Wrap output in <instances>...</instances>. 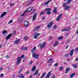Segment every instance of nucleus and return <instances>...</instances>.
Listing matches in <instances>:
<instances>
[{
	"label": "nucleus",
	"mask_w": 78,
	"mask_h": 78,
	"mask_svg": "<svg viewBox=\"0 0 78 78\" xmlns=\"http://www.w3.org/2000/svg\"><path fill=\"white\" fill-rule=\"evenodd\" d=\"M33 35H34V39H37V34H36V33H34L33 34Z\"/></svg>",
	"instance_id": "19"
},
{
	"label": "nucleus",
	"mask_w": 78,
	"mask_h": 78,
	"mask_svg": "<svg viewBox=\"0 0 78 78\" xmlns=\"http://www.w3.org/2000/svg\"><path fill=\"white\" fill-rule=\"evenodd\" d=\"M37 13H35L34 15V16L33 17V19H32V21H34V20L36 19V16H37Z\"/></svg>",
	"instance_id": "10"
},
{
	"label": "nucleus",
	"mask_w": 78,
	"mask_h": 78,
	"mask_svg": "<svg viewBox=\"0 0 78 78\" xmlns=\"http://www.w3.org/2000/svg\"><path fill=\"white\" fill-rule=\"evenodd\" d=\"M48 61H49L48 62H51L53 61V59H52V58H50L48 60Z\"/></svg>",
	"instance_id": "28"
},
{
	"label": "nucleus",
	"mask_w": 78,
	"mask_h": 78,
	"mask_svg": "<svg viewBox=\"0 0 78 78\" xmlns=\"http://www.w3.org/2000/svg\"><path fill=\"white\" fill-rule=\"evenodd\" d=\"M7 32V31L6 30L3 31L2 32L3 34H4L5 33H6Z\"/></svg>",
	"instance_id": "32"
},
{
	"label": "nucleus",
	"mask_w": 78,
	"mask_h": 78,
	"mask_svg": "<svg viewBox=\"0 0 78 78\" xmlns=\"http://www.w3.org/2000/svg\"><path fill=\"white\" fill-rule=\"evenodd\" d=\"M36 66H33L32 68L31 69V72H34V71H35L36 70Z\"/></svg>",
	"instance_id": "12"
},
{
	"label": "nucleus",
	"mask_w": 78,
	"mask_h": 78,
	"mask_svg": "<svg viewBox=\"0 0 78 78\" xmlns=\"http://www.w3.org/2000/svg\"><path fill=\"white\" fill-rule=\"evenodd\" d=\"M65 57H68L69 56V54H66L65 55Z\"/></svg>",
	"instance_id": "39"
},
{
	"label": "nucleus",
	"mask_w": 78,
	"mask_h": 78,
	"mask_svg": "<svg viewBox=\"0 0 78 78\" xmlns=\"http://www.w3.org/2000/svg\"><path fill=\"white\" fill-rule=\"evenodd\" d=\"M32 56L35 59H37L39 58V55H37V54L34 53V54H32Z\"/></svg>",
	"instance_id": "5"
},
{
	"label": "nucleus",
	"mask_w": 78,
	"mask_h": 78,
	"mask_svg": "<svg viewBox=\"0 0 78 78\" xmlns=\"http://www.w3.org/2000/svg\"><path fill=\"white\" fill-rule=\"evenodd\" d=\"M53 24V21H51L50 23H49L48 24H47V26L49 29L51 27Z\"/></svg>",
	"instance_id": "4"
},
{
	"label": "nucleus",
	"mask_w": 78,
	"mask_h": 78,
	"mask_svg": "<svg viewBox=\"0 0 78 78\" xmlns=\"http://www.w3.org/2000/svg\"><path fill=\"white\" fill-rule=\"evenodd\" d=\"M76 34H78V30H77L76 31Z\"/></svg>",
	"instance_id": "64"
},
{
	"label": "nucleus",
	"mask_w": 78,
	"mask_h": 78,
	"mask_svg": "<svg viewBox=\"0 0 78 78\" xmlns=\"http://www.w3.org/2000/svg\"><path fill=\"white\" fill-rule=\"evenodd\" d=\"M50 1H51V0H48L47 2L44 4V5H48Z\"/></svg>",
	"instance_id": "21"
},
{
	"label": "nucleus",
	"mask_w": 78,
	"mask_h": 78,
	"mask_svg": "<svg viewBox=\"0 0 78 78\" xmlns=\"http://www.w3.org/2000/svg\"><path fill=\"white\" fill-rule=\"evenodd\" d=\"M73 67L74 68H76L77 67V65H73Z\"/></svg>",
	"instance_id": "31"
},
{
	"label": "nucleus",
	"mask_w": 78,
	"mask_h": 78,
	"mask_svg": "<svg viewBox=\"0 0 78 78\" xmlns=\"http://www.w3.org/2000/svg\"><path fill=\"white\" fill-rule=\"evenodd\" d=\"M22 70H23V67H21L20 70L21 71H22Z\"/></svg>",
	"instance_id": "52"
},
{
	"label": "nucleus",
	"mask_w": 78,
	"mask_h": 78,
	"mask_svg": "<svg viewBox=\"0 0 78 78\" xmlns=\"http://www.w3.org/2000/svg\"><path fill=\"white\" fill-rule=\"evenodd\" d=\"M53 28L54 29H56L57 28V25H55L53 26Z\"/></svg>",
	"instance_id": "30"
},
{
	"label": "nucleus",
	"mask_w": 78,
	"mask_h": 78,
	"mask_svg": "<svg viewBox=\"0 0 78 78\" xmlns=\"http://www.w3.org/2000/svg\"><path fill=\"white\" fill-rule=\"evenodd\" d=\"M51 66V64H50L49 65H48V66L49 67H50V66Z\"/></svg>",
	"instance_id": "60"
},
{
	"label": "nucleus",
	"mask_w": 78,
	"mask_h": 78,
	"mask_svg": "<svg viewBox=\"0 0 78 78\" xmlns=\"http://www.w3.org/2000/svg\"><path fill=\"white\" fill-rule=\"evenodd\" d=\"M45 44H46V42H44L43 43V44H42L40 43L39 44V47H41V48H43L45 47Z\"/></svg>",
	"instance_id": "2"
},
{
	"label": "nucleus",
	"mask_w": 78,
	"mask_h": 78,
	"mask_svg": "<svg viewBox=\"0 0 78 78\" xmlns=\"http://www.w3.org/2000/svg\"><path fill=\"white\" fill-rule=\"evenodd\" d=\"M70 6H67L66 7H65L64 8L65 9H66V10H69L70 8Z\"/></svg>",
	"instance_id": "23"
},
{
	"label": "nucleus",
	"mask_w": 78,
	"mask_h": 78,
	"mask_svg": "<svg viewBox=\"0 0 78 78\" xmlns=\"http://www.w3.org/2000/svg\"><path fill=\"white\" fill-rule=\"evenodd\" d=\"M45 13V12H41V13L40 14V16H41V15H42V14H44Z\"/></svg>",
	"instance_id": "33"
},
{
	"label": "nucleus",
	"mask_w": 78,
	"mask_h": 78,
	"mask_svg": "<svg viewBox=\"0 0 78 78\" xmlns=\"http://www.w3.org/2000/svg\"><path fill=\"white\" fill-rule=\"evenodd\" d=\"M73 53H74V49H73L70 52V56H72V55H73Z\"/></svg>",
	"instance_id": "7"
},
{
	"label": "nucleus",
	"mask_w": 78,
	"mask_h": 78,
	"mask_svg": "<svg viewBox=\"0 0 78 78\" xmlns=\"http://www.w3.org/2000/svg\"><path fill=\"white\" fill-rule=\"evenodd\" d=\"M46 74V73L45 72H44L42 74L43 76H45V75Z\"/></svg>",
	"instance_id": "38"
},
{
	"label": "nucleus",
	"mask_w": 78,
	"mask_h": 78,
	"mask_svg": "<svg viewBox=\"0 0 78 78\" xmlns=\"http://www.w3.org/2000/svg\"><path fill=\"white\" fill-rule=\"evenodd\" d=\"M30 4L29 3H28L27 4V6H29V5H30Z\"/></svg>",
	"instance_id": "63"
},
{
	"label": "nucleus",
	"mask_w": 78,
	"mask_h": 78,
	"mask_svg": "<svg viewBox=\"0 0 78 78\" xmlns=\"http://www.w3.org/2000/svg\"><path fill=\"white\" fill-rule=\"evenodd\" d=\"M21 60V58L20 57H18L17 58L16 61L17 63L16 64V66H18L20 63V61Z\"/></svg>",
	"instance_id": "3"
},
{
	"label": "nucleus",
	"mask_w": 78,
	"mask_h": 78,
	"mask_svg": "<svg viewBox=\"0 0 78 78\" xmlns=\"http://www.w3.org/2000/svg\"><path fill=\"white\" fill-rule=\"evenodd\" d=\"M24 56H25V55H21V57L20 58H24Z\"/></svg>",
	"instance_id": "44"
},
{
	"label": "nucleus",
	"mask_w": 78,
	"mask_h": 78,
	"mask_svg": "<svg viewBox=\"0 0 78 78\" xmlns=\"http://www.w3.org/2000/svg\"><path fill=\"white\" fill-rule=\"evenodd\" d=\"M21 72H22V71L20 70L18 72V73H20Z\"/></svg>",
	"instance_id": "55"
},
{
	"label": "nucleus",
	"mask_w": 78,
	"mask_h": 78,
	"mask_svg": "<svg viewBox=\"0 0 78 78\" xmlns=\"http://www.w3.org/2000/svg\"><path fill=\"white\" fill-rule=\"evenodd\" d=\"M20 39H17L16 41H15L14 43L15 44H18L20 42Z\"/></svg>",
	"instance_id": "13"
},
{
	"label": "nucleus",
	"mask_w": 78,
	"mask_h": 78,
	"mask_svg": "<svg viewBox=\"0 0 78 78\" xmlns=\"http://www.w3.org/2000/svg\"><path fill=\"white\" fill-rule=\"evenodd\" d=\"M35 34H37V36H38L40 35V34L37 33H35Z\"/></svg>",
	"instance_id": "45"
},
{
	"label": "nucleus",
	"mask_w": 78,
	"mask_h": 78,
	"mask_svg": "<svg viewBox=\"0 0 78 78\" xmlns=\"http://www.w3.org/2000/svg\"><path fill=\"white\" fill-rule=\"evenodd\" d=\"M70 30V27H69L67 28H65V29L62 30V31H68Z\"/></svg>",
	"instance_id": "14"
},
{
	"label": "nucleus",
	"mask_w": 78,
	"mask_h": 78,
	"mask_svg": "<svg viewBox=\"0 0 78 78\" xmlns=\"http://www.w3.org/2000/svg\"><path fill=\"white\" fill-rule=\"evenodd\" d=\"M39 28V26H38L37 27L35 28L34 29V31H36V30H38Z\"/></svg>",
	"instance_id": "25"
},
{
	"label": "nucleus",
	"mask_w": 78,
	"mask_h": 78,
	"mask_svg": "<svg viewBox=\"0 0 78 78\" xmlns=\"http://www.w3.org/2000/svg\"><path fill=\"white\" fill-rule=\"evenodd\" d=\"M12 20H10L9 22L8 23L9 24V23H12Z\"/></svg>",
	"instance_id": "42"
},
{
	"label": "nucleus",
	"mask_w": 78,
	"mask_h": 78,
	"mask_svg": "<svg viewBox=\"0 0 78 78\" xmlns=\"http://www.w3.org/2000/svg\"><path fill=\"white\" fill-rule=\"evenodd\" d=\"M19 77L21 78H25L23 74H21L19 75Z\"/></svg>",
	"instance_id": "20"
},
{
	"label": "nucleus",
	"mask_w": 78,
	"mask_h": 78,
	"mask_svg": "<svg viewBox=\"0 0 78 78\" xmlns=\"http://www.w3.org/2000/svg\"><path fill=\"white\" fill-rule=\"evenodd\" d=\"M45 19V17L44 16L42 19L41 20H44Z\"/></svg>",
	"instance_id": "48"
},
{
	"label": "nucleus",
	"mask_w": 78,
	"mask_h": 78,
	"mask_svg": "<svg viewBox=\"0 0 78 78\" xmlns=\"http://www.w3.org/2000/svg\"><path fill=\"white\" fill-rule=\"evenodd\" d=\"M58 63H55V67H56L57 66H58Z\"/></svg>",
	"instance_id": "41"
},
{
	"label": "nucleus",
	"mask_w": 78,
	"mask_h": 78,
	"mask_svg": "<svg viewBox=\"0 0 78 78\" xmlns=\"http://www.w3.org/2000/svg\"><path fill=\"white\" fill-rule=\"evenodd\" d=\"M5 57L6 59H8V58H9V56L8 55H7L5 56Z\"/></svg>",
	"instance_id": "43"
},
{
	"label": "nucleus",
	"mask_w": 78,
	"mask_h": 78,
	"mask_svg": "<svg viewBox=\"0 0 78 78\" xmlns=\"http://www.w3.org/2000/svg\"><path fill=\"white\" fill-rule=\"evenodd\" d=\"M69 68H68L67 69H66V71L65 73L66 74L67 73H68V72H69Z\"/></svg>",
	"instance_id": "24"
},
{
	"label": "nucleus",
	"mask_w": 78,
	"mask_h": 78,
	"mask_svg": "<svg viewBox=\"0 0 78 78\" xmlns=\"http://www.w3.org/2000/svg\"><path fill=\"white\" fill-rule=\"evenodd\" d=\"M64 67L62 66L61 67L59 68L60 70H63Z\"/></svg>",
	"instance_id": "37"
},
{
	"label": "nucleus",
	"mask_w": 78,
	"mask_h": 78,
	"mask_svg": "<svg viewBox=\"0 0 78 78\" xmlns=\"http://www.w3.org/2000/svg\"><path fill=\"white\" fill-rule=\"evenodd\" d=\"M63 6L64 7H66L67 6V5H66V3H64L63 4Z\"/></svg>",
	"instance_id": "35"
},
{
	"label": "nucleus",
	"mask_w": 78,
	"mask_h": 78,
	"mask_svg": "<svg viewBox=\"0 0 78 78\" xmlns=\"http://www.w3.org/2000/svg\"><path fill=\"white\" fill-rule=\"evenodd\" d=\"M36 11V9H35L33 11V12H34L35 11Z\"/></svg>",
	"instance_id": "57"
},
{
	"label": "nucleus",
	"mask_w": 78,
	"mask_h": 78,
	"mask_svg": "<svg viewBox=\"0 0 78 78\" xmlns=\"http://www.w3.org/2000/svg\"><path fill=\"white\" fill-rule=\"evenodd\" d=\"M56 44L55 43L54 45V46L55 47V46H56Z\"/></svg>",
	"instance_id": "62"
},
{
	"label": "nucleus",
	"mask_w": 78,
	"mask_h": 78,
	"mask_svg": "<svg viewBox=\"0 0 78 78\" xmlns=\"http://www.w3.org/2000/svg\"><path fill=\"white\" fill-rule=\"evenodd\" d=\"M16 31H14L13 34H16Z\"/></svg>",
	"instance_id": "50"
},
{
	"label": "nucleus",
	"mask_w": 78,
	"mask_h": 78,
	"mask_svg": "<svg viewBox=\"0 0 78 78\" xmlns=\"http://www.w3.org/2000/svg\"><path fill=\"white\" fill-rule=\"evenodd\" d=\"M29 73V71H27L26 72V75H28V74Z\"/></svg>",
	"instance_id": "49"
},
{
	"label": "nucleus",
	"mask_w": 78,
	"mask_h": 78,
	"mask_svg": "<svg viewBox=\"0 0 78 78\" xmlns=\"http://www.w3.org/2000/svg\"><path fill=\"white\" fill-rule=\"evenodd\" d=\"M12 36V34H9L6 37V39L7 40H8V39H9V38H10V37H11V36Z\"/></svg>",
	"instance_id": "9"
},
{
	"label": "nucleus",
	"mask_w": 78,
	"mask_h": 78,
	"mask_svg": "<svg viewBox=\"0 0 78 78\" xmlns=\"http://www.w3.org/2000/svg\"><path fill=\"white\" fill-rule=\"evenodd\" d=\"M75 74H76V73H74L72 74H71L70 76V78H72L75 75Z\"/></svg>",
	"instance_id": "17"
},
{
	"label": "nucleus",
	"mask_w": 78,
	"mask_h": 78,
	"mask_svg": "<svg viewBox=\"0 0 78 78\" xmlns=\"http://www.w3.org/2000/svg\"><path fill=\"white\" fill-rule=\"evenodd\" d=\"M36 50V47H34L31 50V52L32 54H34L35 53V51Z\"/></svg>",
	"instance_id": "11"
},
{
	"label": "nucleus",
	"mask_w": 78,
	"mask_h": 78,
	"mask_svg": "<svg viewBox=\"0 0 78 78\" xmlns=\"http://www.w3.org/2000/svg\"><path fill=\"white\" fill-rule=\"evenodd\" d=\"M6 13H7V12H3L1 16V17H3V16H4L5 15V14H6Z\"/></svg>",
	"instance_id": "16"
},
{
	"label": "nucleus",
	"mask_w": 78,
	"mask_h": 78,
	"mask_svg": "<svg viewBox=\"0 0 78 78\" xmlns=\"http://www.w3.org/2000/svg\"><path fill=\"white\" fill-rule=\"evenodd\" d=\"M38 74V70H37L35 73H34V75H37Z\"/></svg>",
	"instance_id": "26"
},
{
	"label": "nucleus",
	"mask_w": 78,
	"mask_h": 78,
	"mask_svg": "<svg viewBox=\"0 0 78 78\" xmlns=\"http://www.w3.org/2000/svg\"><path fill=\"white\" fill-rule=\"evenodd\" d=\"M62 16V13H61L58 16V17L56 18L57 21H59V19Z\"/></svg>",
	"instance_id": "8"
},
{
	"label": "nucleus",
	"mask_w": 78,
	"mask_h": 78,
	"mask_svg": "<svg viewBox=\"0 0 78 78\" xmlns=\"http://www.w3.org/2000/svg\"><path fill=\"white\" fill-rule=\"evenodd\" d=\"M76 61H78V57L76 58Z\"/></svg>",
	"instance_id": "58"
},
{
	"label": "nucleus",
	"mask_w": 78,
	"mask_h": 78,
	"mask_svg": "<svg viewBox=\"0 0 78 78\" xmlns=\"http://www.w3.org/2000/svg\"><path fill=\"white\" fill-rule=\"evenodd\" d=\"M58 41H57L55 43L57 45V44H58Z\"/></svg>",
	"instance_id": "56"
},
{
	"label": "nucleus",
	"mask_w": 78,
	"mask_h": 78,
	"mask_svg": "<svg viewBox=\"0 0 78 78\" xmlns=\"http://www.w3.org/2000/svg\"><path fill=\"white\" fill-rule=\"evenodd\" d=\"M63 39V37L62 36H61L58 38V39L59 40V39Z\"/></svg>",
	"instance_id": "27"
},
{
	"label": "nucleus",
	"mask_w": 78,
	"mask_h": 78,
	"mask_svg": "<svg viewBox=\"0 0 78 78\" xmlns=\"http://www.w3.org/2000/svg\"><path fill=\"white\" fill-rule=\"evenodd\" d=\"M47 14H51V11L50 10L48 11L47 12Z\"/></svg>",
	"instance_id": "29"
},
{
	"label": "nucleus",
	"mask_w": 78,
	"mask_h": 78,
	"mask_svg": "<svg viewBox=\"0 0 78 78\" xmlns=\"http://www.w3.org/2000/svg\"><path fill=\"white\" fill-rule=\"evenodd\" d=\"M33 63V61H30L29 63V65H31Z\"/></svg>",
	"instance_id": "46"
},
{
	"label": "nucleus",
	"mask_w": 78,
	"mask_h": 78,
	"mask_svg": "<svg viewBox=\"0 0 78 78\" xmlns=\"http://www.w3.org/2000/svg\"><path fill=\"white\" fill-rule=\"evenodd\" d=\"M63 64H65V65H66V64H67V63H66V62H64V63H63Z\"/></svg>",
	"instance_id": "61"
},
{
	"label": "nucleus",
	"mask_w": 78,
	"mask_h": 78,
	"mask_svg": "<svg viewBox=\"0 0 78 78\" xmlns=\"http://www.w3.org/2000/svg\"><path fill=\"white\" fill-rule=\"evenodd\" d=\"M51 9V8H47L46 9V10H45V11H48V10H50Z\"/></svg>",
	"instance_id": "34"
},
{
	"label": "nucleus",
	"mask_w": 78,
	"mask_h": 78,
	"mask_svg": "<svg viewBox=\"0 0 78 78\" xmlns=\"http://www.w3.org/2000/svg\"><path fill=\"white\" fill-rule=\"evenodd\" d=\"M3 73H2L1 75V77H3Z\"/></svg>",
	"instance_id": "47"
},
{
	"label": "nucleus",
	"mask_w": 78,
	"mask_h": 78,
	"mask_svg": "<svg viewBox=\"0 0 78 78\" xmlns=\"http://www.w3.org/2000/svg\"><path fill=\"white\" fill-rule=\"evenodd\" d=\"M10 6H14V4L12 3H10Z\"/></svg>",
	"instance_id": "36"
},
{
	"label": "nucleus",
	"mask_w": 78,
	"mask_h": 78,
	"mask_svg": "<svg viewBox=\"0 0 78 78\" xmlns=\"http://www.w3.org/2000/svg\"><path fill=\"white\" fill-rule=\"evenodd\" d=\"M24 24L25 27H28L29 25V23L27 21L25 20L24 21Z\"/></svg>",
	"instance_id": "6"
},
{
	"label": "nucleus",
	"mask_w": 78,
	"mask_h": 78,
	"mask_svg": "<svg viewBox=\"0 0 78 78\" xmlns=\"http://www.w3.org/2000/svg\"><path fill=\"white\" fill-rule=\"evenodd\" d=\"M71 2H72V0H68L66 2V3L67 5H69V4Z\"/></svg>",
	"instance_id": "18"
},
{
	"label": "nucleus",
	"mask_w": 78,
	"mask_h": 78,
	"mask_svg": "<svg viewBox=\"0 0 78 78\" xmlns=\"http://www.w3.org/2000/svg\"><path fill=\"white\" fill-rule=\"evenodd\" d=\"M68 61H70V59H67Z\"/></svg>",
	"instance_id": "59"
},
{
	"label": "nucleus",
	"mask_w": 78,
	"mask_h": 78,
	"mask_svg": "<svg viewBox=\"0 0 78 78\" xmlns=\"http://www.w3.org/2000/svg\"><path fill=\"white\" fill-rule=\"evenodd\" d=\"M21 50H27V48L25 47H22L21 48Z\"/></svg>",
	"instance_id": "15"
},
{
	"label": "nucleus",
	"mask_w": 78,
	"mask_h": 78,
	"mask_svg": "<svg viewBox=\"0 0 78 78\" xmlns=\"http://www.w3.org/2000/svg\"><path fill=\"white\" fill-rule=\"evenodd\" d=\"M32 76H33L32 75H31L29 76V78H32Z\"/></svg>",
	"instance_id": "51"
},
{
	"label": "nucleus",
	"mask_w": 78,
	"mask_h": 78,
	"mask_svg": "<svg viewBox=\"0 0 78 78\" xmlns=\"http://www.w3.org/2000/svg\"><path fill=\"white\" fill-rule=\"evenodd\" d=\"M3 69V68H0V70H2Z\"/></svg>",
	"instance_id": "54"
},
{
	"label": "nucleus",
	"mask_w": 78,
	"mask_h": 78,
	"mask_svg": "<svg viewBox=\"0 0 78 78\" xmlns=\"http://www.w3.org/2000/svg\"><path fill=\"white\" fill-rule=\"evenodd\" d=\"M28 38V37L27 36H26L24 37V39L25 40H27V39Z\"/></svg>",
	"instance_id": "40"
},
{
	"label": "nucleus",
	"mask_w": 78,
	"mask_h": 78,
	"mask_svg": "<svg viewBox=\"0 0 78 78\" xmlns=\"http://www.w3.org/2000/svg\"><path fill=\"white\" fill-rule=\"evenodd\" d=\"M69 45H68V46H67L66 47V49H67V48H68L69 47Z\"/></svg>",
	"instance_id": "53"
},
{
	"label": "nucleus",
	"mask_w": 78,
	"mask_h": 78,
	"mask_svg": "<svg viewBox=\"0 0 78 78\" xmlns=\"http://www.w3.org/2000/svg\"><path fill=\"white\" fill-rule=\"evenodd\" d=\"M34 9V8L33 7H29L27 9L26 11H25L23 14L21 15V16H25V13L27 12H30L31 11H32L33 9Z\"/></svg>",
	"instance_id": "1"
},
{
	"label": "nucleus",
	"mask_w": 78,
	"mask_h": 78,
	"mask_svg": "<svg viewBox=\"0 0 78 78\" xmlns=\"http://www.w3.org/2000/svg\"><path fill=\"white\" fill-rule=\"evenodd\" d=\"M54 9L53 10V12H57V8L55 7Z\"/></svg>",
	"instance_id": "22"
}]
</instances>
